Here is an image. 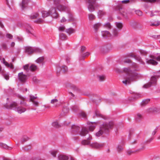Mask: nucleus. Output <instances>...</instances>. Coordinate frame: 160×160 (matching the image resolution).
<instances>
[{
    "instance_id": "obj_1",
    "label": "nucleus",
    "mask_w": 160,
    "mask_h": 160,
    "mask_svg": "<svg viewBox=\"0 0 160 160\" xmlns=\"http://www.w3.org/2000/svg\"><path fill=\"white\" fill-rule=\"evenodd\" d=\"M132 67L134 69V71H132L128 68H123V72L127 74L122 81V83L125 85L130 84L131 82L137 78V74L134 72V70H137V69L138 68V65L136 63L133 62L132 64Z\"/></svg>"
},
{
    "instance_id": "obj_2",
    "label": "nucleus",
    "mask_w": 160,
    "mask_h": 160,
    "mask_svg": "<svg viewBox=\"0 0 160 160\" xmlns=\"http://www.w3.org/2000/svg\"><path fill=\"white\" fill-rule=\"evenodd\" d=\"M53 2L57 9L60 11L66 12L68 14V21H74L76 20L72 13L71 12L70 8L68 6L59 4L60 2L63 3L62 0H53Z\"/></svg>"
},
{
    "instance_id": "obj_3",
    "label": "nucleus",
    "mask_w": 160,
    "mask_h": 160,
    "mask_svg": "<svg viewBox=\"0 0 160 160\" xmlns=\"http://www.w3.org/2000/svg\"><path fill=\"white\" fill-rule=\"evenodd\" d=\"M43 18H44L50 15L53 18H57L59 17V15L57 12L55 8H52L49 10V12L43 11L41 12Z\"/></svg>"
},
{
    "instance_id": "obj_4",
    "label": "nucleus",
    "mask_w": 160,
    "mask_h": 160,
    "mask_svg": "<svg viewBox=\"0 0 160 160\" xmlns=\"http://www.w3.org/2000/svg\"><path fill=\"white\" fill-rule=\"evenodd\" d=\"M25 51V52L28 54H32L33 53H41L42 52V50L41 49L36 47H26Z\"/></svg>"
},
{
    "instance_id": "obj_5",
    "label": "nucleus",
    "mask_w": 160,
    "mask_h": 160,
    "mask_svg": "<svg viewBox=\"0 0 160 160\" xmlns=\"http://www.w3.org/2000/svg\"><path fill=\"white\" fill-rule=\"evenodd\" d=\"M114 125L113 122L111 121L108 122H104L101 125L100 127L102 129L105 131H106L112 129Z\"/></svg>"
},
{
    "instance_id": "obj_6",
    "label": "nucleus",
    "mask_w": 160,
    "mask_h": 160,
    "mask_svg": "<svg viewBox=\"0 0 160 160\" xmlns=\"http://www.w3.org/2000/svg\"><path fill=\"white\" fill-rule=\"evenodd\" d=\"M18 78L19 81L22 82H26L27 79V75L23 74L22 72L18 73Z\"/></svg>"
},
{
    "instance_id": "obj_7",
    "label": "nucleus",
    "mask_w": 160,
    "mask_h": 160,
    "mask_svg": "<svg viewBox=\"0 0 160 160\" xmlns=\"http://www.w3.org/2000/svg\"><path fill=\"white\" fill-rule=\"evenodd\" d=\"M66 88L68 89H72L73 90H78L79 88V87L73 84L68 83L65 85Z\"/></svg>"
},
{
    "instance_id": "obj_8",
    "label": "nucleus",
    "mask_w": 160,
    "mask_h": 160,
    "mask_svg": "<svg viewBox=\"0 0 160 160\" xmlns=\"http://www.w3.org/2000/svg\"><path fill=\"white\" fill-rule=\"evenodd\" d=\"M157 78L155 76H152L151 78L150 82L147 84H145L143 87L148 88L151 86L152 84H155L157 82Z\"/></svg>"
},
{
    "instance_id": "obj_9",
    "label": "nucleus",
    "mask_w": 160,
    "mask_h": 160,
    "mask_svg": "<svg viewBox=\"0 0 160 160\" xmlns=\"http://www.w3.org/2000/svg\"><path fill=\"white\" fill-rule=\"evenodd\" d=\"M102 36L104 38H112V34L108 31H104L101 32Z\"/></svg>"
},
{
    "instance_id": "obj_10",
    "label": "nucleus",
    "mask_w": 160,
    "mask_h": 160,
    "mask_svg": "<svg viewBox=\"0 0 160 160\" xmlns=\"http://www.w3.org/2000/svg\"><path fill=\"white\" fill-rule=\"evenodd\" d=\"M92 139L91 136H89L86 140H83L81 142V144L83 145H87L90 144L91 140Z\"/></svg>"
},
{
    "instance_id": "obj_11",
    "label": "nucleus",
    "mask_w": 160,
    "mask_h": 160,
    "mask_svg": "<svg viewBox=\"0 0 160 160\" xmlns=\"http://www.w3.org/2000/svg\"><path fill=\"white\" fill-rule=\"evenodd\" d=\"M90 146L93 148H100L104 146V144L102 143L94 142L90 144Z\"/></svg>"
},
{
    "instance_id": "obj_12",
    "label": "nucleus",
    "mask_w": 160,
    "mask_h": 160,
    "mask_svg": "<svg viewBox=\"0 0 160 160\" xmlns=\"http://www.w3.org/2000/svg\"><path fill=\"white\" fill-rule=\"evenodd\" d=\"M88 131L87 128L83 127L79 132V134L82 136H85L88 133Z\"/></svg>"
},
{
    "instance_id": "obj_13",
    "label": "nucleus",
    "mask_w": 160,
    "mask_h": 160,
    "mask_svg": "<svg viewBox=\"0 0 160 160\" xmlns=\"http://www.w3.org/2000/svg\"><path fill=\"white\" fill-rule=\"evenodd\" d=\"M130 56L134 58L135 60H137L138 62H140L141 64H145V62L142 60L140 56L138 55H135L133 54L130 55Z\"/></svg>"
},
{
    "instance_id": "obj_14",
    "label": "nucleus",
    "mask_w": 160,
    "mask_h": 160,
    "mask_svg": "<svg viewBox=\"0 0 160 160\" xmlns=\"http://www.w3.org/2000/svg\"><path fill=\"white\" fill-rule=\"evenodd\" d=\"M17 106V103L15 102H12L10 105H8L7 103H6L4 105V107L8 109H12L13 108L16 107Z\"/></svg>"
},
{
    "instance_id": "obj_15",
    "label": "nucleus",
    "mask_w": 160,
    "mask_h": 160,
    "mask_svg": "<svg viewBox=\"0 0 160 160\" xmlns=\"http://www.w3.org/2000/svg\"><path fill=\"white\" fill-rule=\"evenodd\" d=\"M102 24L100 22L95 23L93 25V28L95 32H97L99 28L102 26Z\"/></svg>"
},
{
    "instance_id": "obj_16",
    "label": "nucleus",
    "mask_w": 160,
    "mask_h": 160,
    "mask_svg": "<svg viewBox=\"0 0 160 160\" xmlns=\"http://www.w3.org/2000/svg\"><path fill=\"white\" fill-rule=\"evenodd\" d=\"M149 24L151 26L157 27L160 25V21L152 20L150 21Z\"/></svg>"
},
{
    "instance_id": "obj_17",
    "label": "nucleus",
    "mask_w": 160,
    "mask_h": 160,
    "mask_svg": "<svg viewBox=\"0 0 160 160\" xmlns=\"http://www.w3.org/2000/svg\"><path fill=\"white\" fill-rule=\"evenodd\" d=\"M146 62L148 64L154 65H157L158 64V62L154 60L153 59H148L146 58Z\"/></svg>"
},
{
    "instance_id": "obj_18",
    "label": "nucleus",
    "mask_w": 160,
    "mask_h": 160,
    "mask_svg": "<svg viewBox=\"0 0 160 160\" xmlns=\"http://www.w3.org/2000/svg\"><path fill=\"white\" fill-rule=\"evenodd\" d=\"M28 1L29 0H22L21 3L20 4L22 9H24L27 6Z\"/></svg>"
},
{
    "instance_id": "obj_19",
    "label": "nucleus",
    "mask_w": 160,
    "mask_h": 160,
    "mask_svg": "<svg viewBox=\"0 0 160 160\" xmlns=\"http://www.w3.org/2000/svg\"><path fill=\"white\" fill-rule=\"evenodd\" d=\"M150 112L155 114L160 113V108H150Z\"/></svg>"
},
{
    "instance_id": "obj_20",
    "label": "nucleus",
    "mask_w": 160,
    "mask_h": 160,
    "mask_svg": "<svg viewBox=\"0 0 160 160\" xmlns=\"http://www.w3.org/2000/svg\"><path fill=\"white\" fill-rule=\"evenodd\" d=\"M50 103L53 105L54 106L56 107H58L60 105L58 100L56 99H52Z\"/></svg>"
},
{
    "instance_id": "obj_21",
    "label": "nucleus",
    "mask_w": 160,
    "mask_h": 160,
    "mask_svg": "<svg viewBox=\"0 0 160 160\" xmlns=\"http://www.w3.org/2000/svg\"><path fill=\"white\" fill-rule=\"evenodd\" d=\"M112 38L114 37H117L119 35L118 31L116 28H114L112 31Z\"/></svg>"
},
{
    "instance_id": "obj_22",
    "label": "nucleus",
    "mask_w": 160,
    "mask_h": 160,
    "mask_svg": "<svg viewBox=\"0 0 160 160\" xmlns=\"http://www.w3.org/2000/svg\"><path fill=\"white\" fill-rule=\"evenodd\" d=\"M106 14L105 12L103 10H99L97 13L98 16L99 18H101L102 16H105Z\"/></svg>"
},
{
    "instance_id": "obj_23",
    "label": "nucleus",
    "mask_w": 160,
    "mask_h": 160,
    "mask_svg": "<svg viewBox=\"0 0 160 160\" xmlns=\"http://www.w3.org/2000/svg\"><path fill=\"white\" fill-rule=\"evenodd\" d=\"M62 71L63 72H65L68 71V68L66 66H63L61 67L58 66V67L57 68V70Z\"/></svg>"
},
{
    "instance_id": "obj_24",
    "label": "nucleus",
    "mask_w": 160,
    "mask_h": 160,
    "mask_svg": "<svg viewBox=\"0 0 160 160\" xmlns=\"http://www.w3.org/2000/svg\"><path fill=\"white\" fill-rule=\"evenodd\" d=\"M59 160H68V156L64 155H60L58 157Z\"/></svg>"
},
{
    "instance_id": "obj_25",
    "label": "nucleus",
    "mask_w": 160,
    "mask_h": 160,
    "mask_svg": "<svg viewBox=\"0 0 160 160\" xmlns=\"http://www.w3.org/2000/svg\"><path fill=\"white\" fill-rule=\"evenodd\" d=\"M150 101V99H147L143 100L141 103V105L142 106H144L148 104Z\"/></svg>"
},
{
    "instance_id": "obj_26",
    "label": "nucleus",
    "mask_w": 160,
    "mask_h": 160,
    "mask_svg": "<svg viewBox=\"0 0 160 160\" xmlns=\"http://www.w3.org/2000/svg\"><path fill=\"white\" fill-rule=\"evenodd\" d=\"M25 28L28 32L31 34L32 33L33 30L32 28L30 25L28 24L27 25L25 26Z\"/></svg>"
},
{
    "instance_id": "obj_27",
    "label": "nucleus",
    "mask_w": 160,
    "mask_h": 160,
    "mask_svg": "<svg viewBox=\"0 0 160 160\" xmlns=\"http://www.w3.org/2000/svg\"><path fill=\"white\" fill-rule=\"evenodd\" d=\"M26 111V109L25 108L19 107L17 108V111L19 113H22Z\"/></svg>"
},
{
    "instance_id": "obj_28",
    "label": "nucleus",
    "mask_w": 160,
    "mask_h": 160,
    "mask_svg": "<svg viewBox=\"0 0 160 160\" xmlns=\"http://www.w3.org/2000/svg\"><path fill=\"white\" fill-rule=\"evenodd\" d=\"M105 131L103 130L102 129H101L100 128V130H99L96 133V135L97 137H99L101 136L103 132Z\"/></svg>"
},
{
    "instance_id": "obj_29",
    "label": "nucleus",
    "mask_w": 160,
    "mask_h": 160,
    "mask_svg": "<svg viewBox=\"0 0 160 160\" xmlns=\"http://www.w3.org/2000/svg\"><path fill=\"white\" fill-rule=\"evenodd\" d=\"M95 114L98 117L104 119L106 118L105 116L101 114L97 110L95 111Z\"/></svg>"
},
{
    "instance_id": "obj_30",
    "label": "nucleus",
    "mask_w": 160,
    "mask_h": 160,
    "mask_svg": "<svg viewBox=\"0 0 160 160\" xmlns=\"http://www.w3.org/2000/svg\"><path fill=\"white\" fill-rule=\"evenodd\" d=\"M66 32L69 34L74 33L75 32V30L72 28H70L66 30Z\"/></svg>"
},
{
    "instance_id": "obj_31",
    "label": "nucleus",
    "mask_w": 160,
    "mask_h": 160,
    "mask_svg": "<svg viewBox=\"0 0 160 160\" xmlns=\"http://www.w3.org/2000/svg\"><path fill=\"white\" fill-rule=\"evenodd\" d=\"M123 149V146L122 145H118L117 147V151L119 153L122 152Z\"/></svg>"
},
{
    "instance_id": "obj_32",
    "label": "nucleus",
    "mask_w": 160,
    "mask_h": 160,
    "mask_svg": "<svg viewBox=\"0 0 160 160\" xmlns=\"http://www.w3.org/2000/svg\"><path fill=\"white\" fill-rule=\"evenodd\" d=\"M115 25L116 27L119 30H121L123 27V24L122 23L120 22H116Z\"/></svg>"
},
{
    "instance_id": "obj_33",
    "label": "nucleus",
    "mask_w": 160,
    "mask_h": 160,
    "mask_svg": "<svg viewBox=\"0 0 160 160\" xmlns=\"http://www.w3.org/2000/svg\"><path fill=\"white\" fill-rule=\"evenodd\" d=\"M44 59V58L43 57H40L36 60L35 62L37 63H41L43 62Z\"/></svg>"
},
{
    "instance_id": "obj_34",
    "label": "nucleus",
    "mask_w": 160,
    "mask_h": 160,
    "mask_svg": "<svg viewBox=\"0 0 160 160\" xmlns=\"http://www.w3.org/2000/svg\"><path fill=\"white\" fill-rule=\"evenodd\" d=\"M157 132V129L154 128H151L149 133L152 135H154Z\"/></svg>"
},
{
    "instance_id": "obj_35",
    "label": "nucleus",
    "mask_w": 160,
    "mask_h": 160,
    "mask_svg": "<svg viewBox=\"0 0 160 160\" xmlns=\"http://www.w3.org/2000/svg\"><path fill=\"white\" fill-rule=\"evenodd\" d=\"M142 2H150L151 3H155L156 2H159L160 0H140Z\"/></svg>"
},
{
    "instance_id": "obj_36",
    "label": "nucleus",
    "mask_w": 160,
    "mask_h": 160,
    "mask_svg": "<svg viewBox=\"0 0 160 160\" xmlns=\"http://www.w3.org/2000/svg\"><path fill=\"white\" fill-rule=\"evenodd\" d=\"M1 74L6 80H8L9 79V77L8 73H5V71H4L3 72V73H2Z\"/></svg>"
},
{
    "instance_id": "obj_37",
    "label": "nucleus",
    "mask_w": 160,
    "mask_h": 160,
    "mask_svg": "<svg viewBox=\"0 0 160 160\" xmlns=\"http://www.w3.org/2000/svg\"><path fill=\"white\" fill-rule=\"evenodd\" d=\"M39 14L38 13H35L32 14L30 16V18L31 19H34L38 17Z\"/></svg>"
},
{
    "instance_id": "obj_38",
    "label": "nucleus",
    "mask_w": 160,
    "mask_h": 160,
    "mask_svg": "<svg viewBox=\"0 0 160 160\" xmlns=\"http://www.w3.org/2000/svg\"><path fill=\"white\" fill-rule=\"evenodd\" d=\"M130 93L134 94V96L135 98H138L141 97L142 96V95L139 93L133 92L132 91H131Z\"/></svg>"
},
{
    "instance_id": "obj_39",
    "label": "nucleus",
    "mask_w": 160,
    "mask_h": 160,
    "mask_svg": "<svg viewBox=\"0 0 160 160\" xmlns=\"http://www.w3.org/2000/svg\"><path fill=\"white\" fill-rule=\"evenodd\" d=\"M37 68V67L36 65L34 64H32L29 67V69L32 71H33L36 70Z\"/></svg>"
},
{
    "instance_id": "obj_40",
    "label": "nucleus",
    "mask_w": 160,
    "mask_h": 160,
    "mask_svg": "<svg viewBox=\"0 0 160 160\" xmlns=\"http://www.w3.org/2000/svg\"><path fill=\"white\" fill-rule=\"evenodd\" d=\"M19 98L21 100V101L20 102L21 104L25 106H27V104L26 103L24 102V101L25 100V98H24L20 96H19Z\"/></svg>"
},
{
    "instance_id": "obj_41",
    "label": "nucleus",
    "mask_w": 160,
    "mask_h": 160,
    "mask_svg": "<svg viewBox=\"0 0 160 160\" xmlns=\"http://www.w3.org/2000/svg\"><path fill=\"white\" fill-rule=\"evenodd\" d=\"M52 126L56 128H58L60 127V125L57 121H55L53 122L52 123Z\"/></svg>"
},
{
    "instance_id": "obj_42",
    "label": "nucleus",
    "mask_w": 160,
    "mask_h": 160,
    "mask_svg": "<svg viewBox=\"0 0 160 160\" xmlns=\"http://www.w3.org/2000/svg\"><path fill=\"white\" fill-rule=\"evenodd\" d=\"M88 17L89 20H94L96 18V17L93 14L91 13L88 15Z\"/></svg>"
},
{
    "instance_id": "obj_43",
    "label": "nucleus",
    "mask_w": 160,
    "mask_h": 160,
    "mask_svg": "<svg viewBox=\"0 0 160 160\" xmlns=\"http://www.w3.org/2000/svg\"><path fill=\"white\" fill-rule=\"evenodd\" d=\"M95 123L94 122L93 123H92L91 125L90 126L89 128V131L90 132L93 131L94 129L95 128V126H94L93 124H95Z\"/></svg>"
},
{
    "instance_id": "obj_44",
    "label": "nucleus",
    "mask_w": 160,
    "mask_h": 160,
    "mask_svg": "<svg viewBox=\"0 0 160 160\" xmlns=\"http://www.w3.org/2000/svg\"><path fill=\"white\" fill-rule=\"evenodd\" d=\"M98 77L100 81H103L104 80L105 78V76L103 75L98 76Z\"/></svg>"
},
{
    "instance_id": "obj_45",
    "label": "nucleus",
    "mask_w": 160,
    "mask_h": 160,
    "mask_svg": "<svg viewBox=\"0 0 160 160\" xmlns=\"http://www.w3.org/2000/svg\"><path fill=\"white\" fill-rule=\"evenodd\" d=\"M28 64H27L23 66V68L26 72H28L30 70Z\"/></svg>"
},
{
    "instance_id": "obj_46",
    "label": "nucleus",
    "mask_w": 160,
    "mask_h": 160,
    "mask_svg": "<svg viewBox=\"0 0 160 160\" xmlns=\"http://www.w3.org/2000/svg\"><path fill=\"white\" fill-rule=\"evenodd\" d=\"M127 155L130 156L132 154H134V150H128L127 151Z\"/></svg>"
},
{
    "instance_id": "obj_47",
    "label": "nucleus",
    "mask_w": 160,
    "mask_h": 160,
    "mask_svg": "<svg viewBox=\"0 0 160 160\" xmlns=\"http://www.w3.org/2000/svg\"><path fill=\"white\" fill-rule=\"evenodd\" d=\"M90 54L89 52H87L83 54H82L81 55V57L82 59H83L85 57L88 56Z\"/></svg>"
},
{
    "instance_id": "obj_48",
    "label": "nucleus",
    "mask_w": 160,
    "mask_h": 160,
    "mask_svg": "<svg viewBox=\"0 0 160 160\" xmlns=\"http://www.w3.org/2000/svg\"><path fill=\"white\" fill-rule=\"evenodd\" d=\"M59 37L62 40L65 39L67 38L66 35L63 33L60 34L59 35Z\"/></svg>"
},
{
    "instance_id": "obj_49",
    "label": "nucleus",
    "mask_w": 160,
    "mask_h": 160,
    "mask_svg": "<svg viewBox=\"0 0 160 160\" xmlns=\"http://www.w3.org/2000/svg\"><path fill=\"white\" fill-rule=\"evenodd\" d=\"M104 27L106 28H108L109 29H110L111 28V25L109 22H107L104 25Z\"/></svg>"
},
{
    "instance_id": "obj_50",
    "label": "nucleus",
    "mask_w": 160,
    "mask_h": 160,
    "mask_svg": "<svg viewBox=\"0 0 160 160\" xmlns=\"http://www.w3.org/2000/svg\"><path fill=\"white\" fill-rule=\"evenodd\" d=\"M28 138L26 136H24L22 138L21 142H24L28 140Z\"/></svg>"
},
{
    "instance_id": "obj_51",
    "label": "nucleus",
    "mask_w": 160,
    "mask_h": 160,
    "mask_svg": "<svg viewBox=\"0 0 160 160\" xmlns=\"http://www.w3.org/2000/svg\"><path fill=\"white\" fill-rule=\"evenodd\" d=\"M30 101L32 102V101H34L35 99L37 98V97L34 96L33 95L30 96Z\"/></svg>"
},
{
    "instance_id": "obj_52",
    "label": "nucleus",
    "mask_w": 160,
    "mask_h": 160,
    "mask_svg": "<svg viewBox=\"0 0 160 160\" xmlns=\"http://www.w3.org/2000/svg\"><path fill=\"white\" fill-rule=\"evenodd\" d=\"M136 14L139 16H141L142 15V12L139 10H137L135 11Z\"/></svg>"
},
{
    "instance_id": "obj_53",
    "label": "nucleus",
    "mask_w": 160,
    "mask_h": 160,
    "mask_svg": "<svg viewBox=\"0 0 160 160\" xmlns=\"http://www.w3.org/2000/svg\"><path fill=\"white\" fill-rule=\"evenodd\" d=\"M86 48L85 47L82 46H81L80 50V53L81 54H82L83 52H84L86 50Z\"/></svg>"
},
{
    "instance_id": "obj_54",
    "label": "nucleus",
    "mask_w": 160,
    "mask_h": 160,
    "mask_svg": "<svg viewBox=\"0 0 160 160\" xmlns=\"http://www.w3.org/2000/svg\"><path fill=\"white\" fill-rule=\"evenodd\" d=\"M142 118V115L139 113H138L137 114V119H140Z\"/></svg>"
},
{
    "instance_id": "obj_55",
    "label": "nucleus",
    "mask_w": 160,
    "mask_h": 160,
    "mask_svg": "<svg viewBox=\"0 0 160 160\" xmlns=\"http://www.w3.org/2000/svg\"><path fill=\"white\" fill-rule=\"evenodd\" d=\"M65 28V27L64 26L62 25L61 26L58 28V29L60 31H63Z\"/></svg>"
},
{
    "instance_id": "obj_56",
    "label": "nucleus",
    "mask_w": 160,
    "mask_h": 160,
    "mask_svg": "<svg viewBox=\"0 0 160 160\" xmlns=\"http://www.w3.org/2000/svg\"><path fill=\"white\" fill-rule=\"evenodd\" d=\"M43 20L42 18H40L37 19L35 21V22H36L38 23H40L43 22Z\"/></svg>"
},
{
    "instance_id": "obj_57",
    "label": "nucleus",
    "mask_w": 160,
    "mask_h": 160,
    "mask_svg": "<svg viewBox=\"0 0 160 160\" xmlns=\"http://www.w3.org/2000/svg\"><path fill=\"white\" fill-rule=\"evenodd\" d=\"M36 107H38L39 106V103L35 100L31 102Z\"/></svg>"
},
{
    "instance_id": "obj_58",
    "label": "nucleus",
    "mask_w": 160,
    "mask_h": 160,
    "mask_svg": "<svg viewBox=\"0 0 160 160\" xmlns=\"http://www.w3.org/2000/svg\"><path fill=\"white\" fill-rule=\"evenodd\" d=\"M57 151H52L51 152V154L53 156V157H56Z\"/></svg>"
},
{
    "instance_id": "obj_59",
    "label": "nucleus",
    "mask_w": 160,
    "mask_h": 160,
    "mask_svg": "<svg viewBox=\"0 0 160 160\" xmlns=\"http://www.w3.org/2000/svg\"><path fill=\"white\" fill-rule=\"evenodd\" d=\"M72 128L74 130H78L79 128L75 125H73L72 126Z\"/></svg>"
},
{
    "instance_id": "obj_60",
    "label": "nucleus",
    "mask_w": 160,
    "mask_h": 160,
    "mask_svg": "<svg viewBox=\"0 0 160 160\" xmlns=\"http://www.w3.org/2000/svg\"><path fill=\"white\" fill-rule=\"evenodd\" d=\"M6 36L7 38L9 39H12L13 38L12 35L10 34H7Z\"/></svg>"
},
{
    "instance_id": "obj_61",
    "label": "nucleus",
    "mask_w": 160,
    "mask_h": 160,
    "mask_svg": "<svg viewBox=\"0 0 160 160\" xmlns=\"http://www.w3.org/2000/svg\"><path fill=\"white\" fill-rule=\"evenodd\" d=\"M133 26L135 28H138L140 27L139 24L137 22H135L134 23Z\"/></svg>"
},
{
    "instance_id": "obj_62",
    "label": "nucleus",
    "mask_w": 160,
    "mask_h": 160,
    "mask_svg": "<svg viewBox=\"0 0 160 160\" xmlns=\"http://www.w3.org/2000/svg\"><path fill=\"white\" fill-rule=\"evenodd\" d=\"M67 21H68V20H67L64 17H63L60 20V22L62 23H63L66 22Z\"/></svg>"
},
{
    "instance_id": "obj_63",
    "label": "nucleus",
    "mask_w": 160,
    "mask_h": 160,
    "mask_svg": "<svg viewBox=\"0 0 160 160\" xmlns=\"http://www.w3.org/2000/svg\"><path fill=\"white\" fill-rule=\"evenodd\" d=\"M152 37L155 39H159L160 38V35H155L152 36Z\"/></svg>"
},
{
    "instance_id": "obj_64",
    "label": "nucleus",
    "mask_w": 160,
    "mask_h": 160,
    "mask_svg": "<svg viewBox=\"0 0 160 160\" xmlns=\"http://www.w3.org/2000/svg\"><path fill=\"white\" fill-rule=\"evenodd\" d=\"M32 80L35 82L37 83L38 82V80H37L36 77H34L32 78Z\"/></svg>"
}]
</instances>
